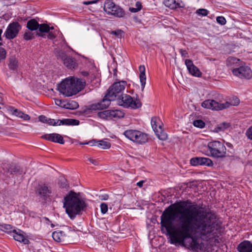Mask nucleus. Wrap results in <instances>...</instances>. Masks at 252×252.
Here are the masks:
<instances>
[{
  "mask_svg": "<svg viewBox=\"0 0 252 252\" xmlns=\"http://www.w3.org/2000/svg\"><path fill=\"white\" fill-rule=\"evenodd\" d=\"M160 225L168 233L173 231L171 244L179 243L196 252H207L221 241L216 216L188 201L167 207L160 216Z\"/></svg>",
  "mask_w": 252,
  "mask_h": 252,
  "instance_id": "1",
  "label": "nucleus"
},
{
  "mask_svg": "<svg viewBox=\"0 0 252 252\" xmlns=\"http://www.w3.org/2000/svg\"><path fill=\"white\" fill-rule=\"evenodd\" d=\"M63 207L66 214L71 219L77 215H80L87 209V205L84 199L80 197V193L70 191L63 199Z\"/></svg>",
  "mask_w": 252,
  "mask_h": 252,
  "instance_id": "2",
  "label": "nucleus"
},
{
  "mask_svg": "<svg viewBox=\"0 0 252 252\" xmlns=\"http://www.w3.org/2000/svg\"><path fill=\"white\" fill-rule=\"evenodd\" d=\"M85 82L71 77L63 80L58 86V90L65 96L76 94L83 89Z\"/></svg>",
  "mask_w": 252,
  "mask_h": 252,
  "instance_id": "3",
  "label": "nucleus"
},
{
  "mask_svg": "<svg viewBox=\"0 0 252 252\" xmlns=\"http://www.w3.org/2000/svg\"><path fill=\"white\" fill-rule=\"evenodd\" d=\"M126 85V81H121L114 83L109 88L107 93L105 95L107 100H109L111 103V101L115 100L118 97V99L123 95V92L125 89Z\"/></svg>",
  "mask_w": 252,
  "mask_h": 252,
  "instance_id": "4",
  "label": "nucleus"
},
{
  "mask_svg": "<svg viewBox=\"0 0 252 252\" xmlns=\"http://www.w3.org/2000/svg\"><path fill=\"white\" fill-rule=\"evenodd\" d=\"M208 148L212 157L223 158L226 157V148L220 141H214L208 143Z\"/></svg>",
  "mask_w": 252,
  "mask_h": 252,
  "instance_id": "5",
  "label": "nucleus"
},
{
  "mask_svg": "<svg viewBox=\"0 0 252 252\" xmlns=\"http://www.w3.org/2000/svg\"><path fill=\"white\" fill-rule=\"evenodd\" d=\"M123 134L127 139L138 144H143L149 140L148 134L140 131L128 129L125 131Z\"/></svg>",
  "mask_w": 252,
  "mask_h": 252,
  "instance_id": "6",
  "label": "nucleus"
},
{
  "mask_svg": "<svg viewBox=\"0 0 252 252\" xmlns=\"http://www.w3.org/2000/svg\"><path fill=\"white\" fill-rule=\"evenodd\" d=\"M239 103V100L236 97L233 103L225 102L224 103H220L213 99H207L202 103L201 106L205 108L218 111L228 108L230 105H237Z\"/></svg>",
  "mask_w": 252,
  "mask_h": 252,
  "instance_id": "7",
  "label": "nucleus"
},
{
  "mask_svg": "<svg viewBox=\"0 0 252 252\" xmlns=\"http://www.w3.org/2000/svg\"><path fill=\"white\" fill-rule=\"evenodd\" d=\"M73 233L71 230L57 231L52 233V237L55 241L65 244L71 241Z\"/></svg>",
  "mask_w": 252,
  "mask_h": 252,
  "instance_id": "8",
  "label": "nucleus"
},
{
  "mask_svg": "<svg viewBox=\"0 0 252 252\" xmlns=\"http://www.w3.org/2000/svg\"><path fill=\"white\" fill-rule=\"evenodd\" d=\"M21 29V26L19 23L13 22L9 24L4 34L7 39H12L17 36Z\"/></svg>",
  "mask_w": 252,
  "mask_h": 252,
  "instance_id": "9",
  "label": "nucleus"
},
{
  "mask_svg": "<svg viewBox=\"0 0 252 252\" xmlns=\"http://www.w3.org/2000/svg\"><path fill=\"white\" fill-rule=\"evenodd\" d=\"M110 103L109 100H107L104 96L101 101L87 106L86 108L83 110V112L84 114H88L90 111L104 109L108 107Z\"/></svg>",
  "mask_w": 252,
  "mask_h": 252,
  "instance_id": "10",
  "label": "nucleus"
},
{
  "mask_svg": "<svg viewBox=\"0 0 252 252\" xmlns=\"http://www.w3.org/2000/svg\"><path fill=\"white\" fill-rule=\"evenodd\" d=\"M118 99L122 100L123 102L122 105L124 106L130 107L133 109L138 108L141 106V103L139 99L134 100L130 95L126 94L121 95Z\"/></svg>",
  "mask_w": 252,
  "mask_h": 252,
  "instance_id": "11",
  "label": "nucleus"
},
{
  "mask_svg": "<svg viewBox=\"0 0 252 252\" xmlns=\"http://www.w3.org/2000/svg\"><path fill=\"white\" fill-rule=\"evenodd\" d=\"M232 73L240 78L250 79L252 76V71L250 67L241 65L232 70Z\"/></svg>",
  "mask_w": 252,
  "mask_h": 252,
  "instance_id": "12",
  "label": "nucleus"
},
{
  "mask_svg": "<svg viewBox=\"0 0 252 252\" xmlns=\"http://www.w3.org/2000/svg\"><path fill=\"white\" fill-rule=\"evenodd\" d=\"M190 163L193 166L206 165L212 167L213 165L212 160L208 158L194 157L190 159Z\"/></svg>",
  "mask_w": 252,
  "mask_h": 252,
  "instance_id": "13",
  "label": "nucleus"
},
{
  "mask_svg": "<svg viewBox=\"0 0 252 252\" xmlns=\"http://www.w3.org/2000/svg\"><path fill=\"white\" fill-rule=\"evenodd\" d=\"M42 138L53 142L63 144L64 143L63 136L58 133L46 134L42 136Z\"/></svg>",
  "mask_w": 252,
  "mask_h": 252,
  "instance_id": "14",
  "label": "nucleus"
},
{
  "mask_svg": "<svg viewBox=\"0 0 252 252\" xmlns=\"http://www.w3.org/2000/svg\"><path fill=\"white\" fill-rule=\"evenodd\" d=\"M185 64L189 72L191 75L197 77H199L201 75V72L199 69L193 64L191 60L189 59L186 60L185 61Z\"/></svg>",
  "mask_w": 252,
  "mask_h": 252,
  "instance_id": "15",
  "label": "nucleus"
},
{
  "mask_svg": "<svg viewBox=\"0 0 252 252\" xmlns=\"http://www.w3.org/2000/svg\"><path fill=\"white\" fill-rule=\"evenodd\" d=\"M8 111L14 116L23 119L24 120H29L30 116L28 114H25L20 110L15 108L13 106H9L8 108Z\"/></svg>",
  "mask_w": 252,
  "mask_h": 252,
  "instance_id": "16",
  "label": "nucleus"
},
{
  "mask_svg": "<svg viewBox=\"0 0 252 252\" xmlns=\"http://www.w3.org/2000/svg\"><path fill=\"white\" fill-rule=\"evenodd\" d=\"M226 64L232 70L234 68L239 67L241 65V62L239 59L233 57H230L227 58Z\"/></svg>",
  "mask_w": 252,
  "mask_h": 252,
  "instance_id": "17",
  "label": "nucleus"
},
{
  "mask_svg": "<svg viewBox=\"0 0 252 252\" xmlns=\"http://www.w3.org/2000/svg\"><path fill=\"white\" fill-rule=\"evenodd\" d=\"M239 252H252V244L249 241H244L237 247Z\"/></svg>",
  "mask_w": 252,
  "mask_h": 252,
  "instance_id": "18",
  "label": "nucleus"
},
{
  "mask_svg": "<svg viewBox=\"0 0 252 252\" xmlns=\"http://www.w3.org/2000/svg\"><path fill=\"white\" fill-rule=\"evenodd\" d=\"M13 238L16 241L22 242L24 244H28L29 243V240L25 237L23 231L20 230H18V231L15 230L13 232Z\"/></svg>",
  "mask_w": 252,
  "mask_h": 252,
  "instance_id": "19",
  "label": "nucleus"
},
{
  "mask_svg": "<svg viewBox=\"0 0 252 252\" xmlns=\"http://www.w3.org/2000/svg\"><path fill=\"white\" fill-rule=\"evenodd\" d=\"M58 126H78L80 122L78 120L73 119H63L62 120H58Z\"/></svg>",
  "mask_w": 252,
  "mask_h": 252,
  "instance_id": "20",
  "label": "nucleus"
},
{
  "mask_svg": "<svg viewBox=\"0 0 252 252\" xmlns=\"http://www.w3.org/2000/svg\"><path fill=\"white\" fill-rule=\"evenodd\" d=\"M139 70L140 71V83L141 85V89L142 91H143L145 85H146V77L145 75V67L144 65H141L139 67Z\"/></svg>",
  "mask_w": 252,
  "mask_h": 252,
  "instance_id": "21",
  "label": "nucleus"
},
{
  "mask_svg": "<svg viewBox=\"0 0 252 252\" xmlns=\"http://www.w3.org/2000/svg\"><path fill=\"white\" fill-rule=\"evenodd\" d=\"M51 193V190L47 185L44 184L39 186L38 189V193L39 195L43 197H46Z\"/></svg>",
  "mask_w": 252,
  "mask_h": 252,
  "instance_id": "22",
  "label": "nucleus"
},
{
  "mask_svg": "<svg viewBox=\"0 0 252 252\" xmlns=\"http://www.w3.org/2000/svg\"><path fill=\"white\" fill-rule=\"evenodd\" d=\"M181 0H164V4L171 9H176L181 7Z\"/></svg>",
  "mask_w": 252,
  "mask_h": 252,
  "instance_id": "23",
  "label": "nucleus"
},
{
  "mask_svg": "<svg viewBox=\"0 0 252 252\" xmlns=\"http://www.w3.org/2000/svg\"><path fill=\"white\" fill-rule=\"evenodd\" d=\"M8 172L11 174L18 173L20 175L25 174L26 172L24 171L20 166L15 164H10L8 169Z\"/></svg>",
  "mask_w": 252,
  "mask_h": 252,
  "instance_id": "24",
  "label": "nucleus"
},
{
  "mask_svg": "<svg viewBox=\"0 0 252 252\" xmlns=\"http://www.w3.org/2000/svg\"><path fill=\"white\" fill-rule=\"evenodd\" d=\"M63 63L67 68L70 69H75L77 66L76 60L71 57H68Z\"/></svg>",
  "mask_w": 252,
  "mask_h": 252,
  "instance_id": "25",
  "label": "nucleus"
},
{
  "mask_svg": "<svg viewBox=\"0 0 252 252\" xmlns=\"http://www.w3.org/2000/svg\"><path fill=\"white\" fill-rule=\"evenodd\" d=\"M38 29L39 30V31L40 32H37L36 35L41 36L44 38H45V34L42 33L43 32H48L50 30V27H49L47 24H39V27L38 28Z\"/></svg>",
  "mask_w": 252,
  "mask_h": 252,
  "instance_id": "26",
  "label": "nucleus"
},
{
  "mask_svg": "<svg viewBox=\"0 0 252 252\" xmlns=\"http://www.w3.org/2000/svg\"><path fill=\"white\" fill-rule=\"evenodd\" d=\"M155 132L158 138L161 140L164 141L167 138V134L163 131L161 125H159L158 129L155 130Z\"/></svg>",
  "mask_w": 252,
  "mask_h": 252,
  "instance_id": "27",
  "label": "nucleus"
},
{
  "mask_svg": "<svg viewBox=\"0 0 252 252\" xmlns=\"http://www.w3.org/2000/svg\"><path fill=\"white\" fill-rule=\"evenodd\" d=\"M111 119L118 120L122 118L125 116V113L122 111L119 110H111Z\"/></svg>",
  "mask_w": 252,
  "mask_h": 252,
  "instance_id": "28",
  "label": "nucleus"
},
{
  "mask_svg": "<svg viewBox=\"0 0 252 252\" xmlns=\"http://www.w3.org/2000/svg\"><path fill=\"white\" fill-rule=\"evenodd\" d=\"M39 27V23L37 21L34 19H31L28 21L27 24V28L31 31H35Z\"/></svg>",
  "mask_w": 252,
  "mask_h": 252,
  "instance_id": "29",
  "label": "nucleus"
},
{
  "mask_svg": "<svg viewBox=\"0 0 252 252\" xmlns=\"http://www.w3.org/2000/svg\"><path fill=\"white\" fill-rule=\"evenodd\" d=\"M18 60L14 57H11L9 58L8 67L10 69L15 70H16L18 64Z\"/></svg>",
  "mask_w": 252,
  "mask_h": 252,
  "instance_id": "30",
  "label": "nucleus"
},
{
  "mask_svg": "<svg viewBox=\"0 0 252 252\" xmlns=\"http://www.w3.org/2000/svg\"><path fill=\"white\" fill-rule=\"evenodd\" d=\"M111 110H104L97 113V116L103 120H110L111 119Z\"/></svg>",
  "mask_w": 252,
  "mask_h": 252,
  "instance_id": "31",
  "label": "nucleus"
},
{
  "mask_svg": "<svg viewBox=\"0 0 252 252\" xmlns=\"http://www.w3.org/2000/svg\"><path fill=\"white\" fill-rule=\"evenodd\" d=\"M0 229L8 233L11 232L13 233L15 231V229H14L11 225L7 224H0Z\"/></svg>",
  "mask_w": 252,
  "mask_h": 252,
  "instance_id": "32",
  "label": "nucleus"
},
{
  "mask_svg": "<svg viewBox=\"0 0 252 252\" xmlns=\"http://www.w3.org/2000/svg\"><path fill=\"white\" fill-rule=\"evenodd\" d=\"M56 57L58 59L61 60L63 62L68 57L64 51L60 50L56 51Z\"/></svg>",
  "mask_w": 252,
  "mask_h": 252,
  "instance_id": "33",
  "label": "nucleus"
},
{
  "mask_svg": "<svg viewBox=\"0 0 252 252\" xmlns=\"http://www.w3.org/2000/svg\"><path fill=\"white\" fill-rule=\"evenodd\" d=\"M112 8H116V5L113 1L109 0L105 2L103 9L106 12H109Z\"/></svg>",
  "mask_w": 252,
  "mask_h": 252,
  "instance_id": "34",
  "label": "nucleus"
},
{
  "mask_svg": "<svg viewBox=\"0 0 252 252\" xmlns=\"http://www.w3.org/2000/svg\"><path fill=\"white\" fill-rule=\"evenodd\" d=\"M97 142L99 143L97 146L101 147L103 149H108L111 147V144L108 142L100 140L97 141Z\"/></svg>",
  "mask_w": 252,
  "mask_h": 252,
  "instance_id": "35",
  "label": "nucleus"
},
{
  "mask_svg": "<svg viewBox=\"0 0 252 252\" xmlns=\"http://www.w3.org/2000/svg\"><path fill=\"white\" fill-rule=\"evenodd\" d=\"M135 7H130L129 8V10L132 13H136L140 11L142 9V4L141 2L138 1L135 3Z\"/></svg>",
  "mask_w": 252,
  "mask_h": 252,
  "instance_id": "36",
  "label": "nucleus"
},
{
  "mask_svg": "<svg viewBox=\"0 0 252 252\" xmlns=\"http://www.w3.org/2000/svg\"><path fill=\"white\" fill-rule=\"evenodd\" d=\"M117 17H123L125 15V11L124 10L120 7H116V12L113 13V15Z\"/></svg>",
  "mask_w": 252,
  "mask_h": 252,
  "instance_id": "37",
  "label": "nucleus"
},
{
  "mask_svg": "<svg viewBox=\"0 0 252 252\" xmlns=\"http://www.w3.org/2000/svg\"><path fill=\"white\" fill-rule=\"evenodd\" d=\"M193 125L194 126L202 128L205 126V123L201 120H196L193 121Z\"/></svg>",
  "mask_w": 252,
  "mask_h": 252,
  "instance_id": "38",
  "label": "nucleus"
},
{
  "mask_svg": "<svg viewBox=\"0 0 252 252\" xmlns=\"http://www.w3.org/2000/svg\"><path fill=\"white\" fill-rule=\"evenodd\" d=\"M23 38L26 40H31L34 38V34L31 31H27L24 34Z\"/></svg>",
  "mask_w": 252,
  "mask_h": 252,
  "instance_id": "39",
  "label": "nucleus"
},
{
  "mask_svg": "<svg viewBox=\"0 0 252 252\" xmlns=\"http://www.w3.org/2000/svg\"><path fill=\"white\" fill-rule=\"evenodd\" d=\"M230 126L229 123L224 122L219 125L217 128L220 131H224L225 129L228 128Z\"/></svg>",
  "mask_w": 252,
  "mask_h": 252,
  "instance_id": "40",
  "label": "nucleus"
},
{
  "mask_svg": "<svg viewBox=\"0 0 252 252\" xmlns=\"http://www.w3.org/2000/svg\"><path fill=\"white\" fill-rule=\"evenodd\" d=\"M196 13L198 15L206 16L208 14L209 11L206 9L200 8L196 10Z\"/></svg>",
  "mask_w": 252,
  "mask_h": 252,
  "instance_id": "41",
  "label": "nucleus"
},
{
  "mask_svg": "<svg viewBox=\"0 0 252 252\" xmlns=\"http://www.w3.org/2000/svg\"><path fill=\"white\" fill-rule=\"evenodd\" d=\"M110 34L115 35L118 38H121L124 35V32L121 30H118L116 31H113L110 32Z\"/></svg>",
  "mask_w": 252,
  "mask_h": 252,
  "instance_id": "42",
  "label": "nucleus"
},
{
  "mask_svg": "<svg viewBox=\"0 0 252 252\" xmlns=\"http://www.w3.org/2000/svg\"><path fill=\"white\" fill-rule=\"evenodd\" d=\"M158 120V118L156 117L152 118L151 119V125L152 126V128L155 131V130H157L158 129V126L157 125V121Z\"/></svg>",
  "mask_w": 252,
  "mask_h": 252,
  "instance_id": "43",
  "label": "nucleus"
},
{
  "mask_svg": "<svg viewBox=\"0 0 252 252\" xmlns=\"http://www.w3.org/2000/svg\"><path fill=\"white\" fill-rule=\"evenodd\" d=\"M59 185L62 188H66L67 187V181L64 178H61L59 180Z\"/></svg>",
  "mask_w": 252,
  "mask_h": 252,
  "instance_id": "44",
  "label": "nucleus"
},
{
  "mask_svg": "<svg viewBox=\"0 0 252 252\" xmlns=\"http://www.w3.org/2000/svg\"><path fill=\"white\" fill-rule=\"evenodd\" d=\"M67 105L68 106H67L66 108L70 109H76L79 106L78 103L74 101H72L71 102L68 103Z\"/></svg>",
  "mask_w": 252,
  "mask_h": 252,
  "instance_id": "45",
  "label": "nucleus"
},
{
  "mask_svg": "<svg viewBox=\"0 0 252 252\" xmlns=\"http://www.w3.org/2000/svg\"><path fill=\"white\" fill-rule=\"evenodd\" d=\"M216 21L218 23L221 25H224L226 24V21L225 18L223 16H218L216 18Z\"/></svg>",
  "mask_w": 252,
  "mask_h": 252,
  "instance_id": "46",
  "label": "nucleus"
},
{
  "mask_svg": "<svg viewBox=\"0 0 252 252\" xmlns=\"http://www.w3.org/2000/svg\"><path fill=\"white\" fill-rule=\"evenodd\" d=\"M245 134L249 139L252 140V126L247 129Z\"/></svg>",
  "mask_w": 252,
  "mask_h": 252,
  "instance_id": "47",
  "label": "nucleus"
},
{
  "mask_svg": "<svg viewBox=\"0 0 252 252\" xmlns=\"http://www.w3.org/2000/svg\"><path fill=\"white\" fill-rule=\"evenodd\" d=\"M100 209L102 214H105L108 211V206L105 203H102L100 204Z\"/></svg>",
  "mask_w": 252,
  "mask_h": 252,
  "instance_id": "48",
  "label": "nucleus"
},
{
  "mask_svg": "<svg viewBox=\"0 0 252 252\" xmlns=\"http://www.w3.org/2000/svg\"><path fill=\"white\" fill-rule=\"evenodd\" d=\"M6 50L2 47H0V61L4 60L6 57Z\"/></svg>",
  "mask_w": 252,
  "mask_h": 252,
  "instance_id": "49",
  "label": "nucleus"
},
{
  "mask_svg": "<svg viewBox=\"0 0 252 252\" xmlns=\"http://www.w3.org/2000/svg\"><path fill=\"white\" fill-rule=\"evenodd\" d=\"M47 124H49L50 126H58V120L56 121L54 119L49 118Z\"/></svg>",
  "mask_w": 252,
  "mask_h": 252,
  "instance_id": "50",
  "label": "nucleus"
},
{
  "mask_svg": "<svg viewBox=\"0 0 252 252\" xmlns=\"http://www.w3.org/2000/svg\"><path fill=\"white\" fill-rule=\"evenodd\" d=\"M39 121L41 122L44 123H47V121L49 118H47L46 116L43 115H41L38 118Z\"/></svg>",
  "mask_w": 252,
  "mask_h": 252,
  "instance_id": "51",
  "label": "nucleus"
},
{
  "mask_svg": "<svg viewBox=\"0 0 252 252\" xmlns=\"http://www.w3.org/2000/svg\"><path fill=\"white\" fill-rule=\"evenodd\" d=\"M180 53L181 54V56L183 57H188V53L187 52L186 50L184 49H180Z\"/></svg>",
  "mask_w": 252,
  "mask_h": 252,
  "instance_id": "52",
  "label": "nucleus"
},
{
  "mask_svg": "<svg viewBox=\"0 0 252 252\" xmlns=\"http://www.w3.org/2000/svg\"><path fill=\"white\" fill-rule=\"evenodd\" d=\"M88 159L89 161H90L92 164H93L94 165H98L99 164L97 160L91 158H89Z\"/></svg>",
  "mask_w": 252,
  "mask_h": 252,
  "instance_id": "53",
  "label": "nucleus"
},
{
  "mask_svg": "<svg viewBox=\"0 0 252 252\" xmlns=\"http://www.w3.org/2000/svg\"><path fill=\"white\" fill-rule=\"evenodd\" d=\"M48 34L47 35V37L48 38L53 39L55 38V35L53 32H48Z\"/></svg>",
  "mask_w": 252,
  "mask_h": 252,
  "instance_id": "54",
  "label": "nucleus"
},
{
  "mask_svg": "<svg viewBox=\"0 0 252 252\" xmlns=\"http://www.w3.org/2000/svg\"><path fill=\"white\" fill-rule=\"evenodd\" d=\"M62 103H63V101L62 100L58 99H55V103L56 105L62 107L63 106Z\"/></svg>",
  "mask_w": 252,
  "mask_h": 252,
  "instance_id": "55",
  "label": "nucleus"
},
{
  "mask_svg": "<svg viewBox=\"0 0 252 252\" xmlns=\"http://www.w3.org/2000/svg\"><path fill=\"white\" fill-rule=\"evenodd\" d=\"M119 6L116 5V8H112L110 9L109 12H107L106 13L109 15H113V13L116 12V7H118Z\"/></svg>",
  "mask_w": 252,
  "mask_h": 252,
  "instance_id": "56",
  "label": "nucleus"
},
{
  "mask_svg": "<svg viewBox=\"0 0 252 252\" xmlns=\"http://www.w3.org/2000/svg\"><path fill=\"white\" fill-rule=\"evenodd\" d=\"M83 3L85 5H89L91 4H94V2H92V0L89 1H85L83 2Z\"/></svg>",
  "mask_w": 252,
  "mask_h": 252,
  "instance_id": "57",
  "label": "nucleus"
},
{
  "mask_svg": "<svg viewBox=\"0 0 252 252\" xmlns=\"http://www.w3.org/2000/svg\"><path fill=\"white\" fill-rule=\"evenodd\" d=\"M81 73L84 76H87L89 75V72L87 71H81Z\"/></svg>",
  "mask_w": 252,
  "mask_h": 252,
  "instance_id": "58",
  "label": "nucleus"
},
{
  "mask_svg": "<svg viewBox=\"0 0 252 252\" xmlns=\"http://www.w3.org/2000/svg\"><path fill=\"white\" fill-rule=\"evenodd\" d=\"M144 183V181H140L137 183V186L140 188H141L142 187Z\"/></svg>",
  "mask_w": 252,
  "mask_h": 252,
  "instance_id": "59",
  "label": "nucleus"
},
{
  "mask_svg": "<svg viewBox=\"0 0 252 252\" xmlns=\"http://www.w3.org/2000/svg\"><path fill=\"white\" fill-rule=\"evenodd\" d=\"M108 198V195L107 194H104L101 196L102 200H107Z\"/></svg>",
  "mask_w": 252,
  "mask_h": 252,
  "instance_id": "60",
  "label": "nucleus"
},
{
  "mask_svg": "<svg viewBox=\"0 0 252 252\" xmlns=\"http://www.w3.org/2000/svg\"><path fill=\"white\" fill-rule=\"evenodd\" d=\"M3 98L2 97V94L0 93V104H3Z\"/></svg>",
  "mask_w": 252,
  "mask_h": 252,
  "instance_id": "61",
  "label": "nucleus"
},
{
  "mask_svg": "<svg viewBox=\"0 0 252 252\" xmlns=\"http://www.w3.org/2000/svg\"><path fill=\"white\" fill-rule=\"evenodd\" d=\"M2 33V30L1 29H0V41L2 40V38H1Z\"/></svg>",
  "mask_w": 252,
  "mask_h": 252,
  "instance_id": "62",
  "label": "nucleus"
},
{
  "mask_svg": "<svg viewBox=\"0 0 252 252\" xmlns=\"http://www.w3.org/2000/svg\"><path fill=\"white\" fill-rule=\"evenodd\" d=\"M99 0H92V2H94V3H96Z\"/></svg>",
  "mask_w": 252,
  "mask_h": 252,
  "instance_id": "63",
  "label": "nucleus"
},
{
  "mask_svg": "<svg viewBox=\"0 0 252 252\" xmlns=\"http://www.w3.org/2000/svg\"><path fill=\"white\" fill-rule=\"evenodd\" d=\"M45 220L47 221L50 222V220L47 218H45Z\"/></svg>",
  "mask_w": 252,
  "mask_h": 252,
  "instance_id": "64",
  "label": "nucleus"
}]
</instances>
